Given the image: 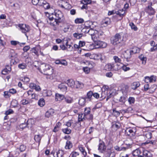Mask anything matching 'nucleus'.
I'll return each mask as SVG.
<instances>
[{"instance_id":"1","label":"nucleus","mask_w":157,"mask_h":157,"mask_svg":"<svg viewBox=\"0 0 157 157\" xmlns=\"http://www.w3.org/2000/svg\"><path fill=\"white\" fill-rule=\"evenodd\" d=\"M39 70L40 72L46 75H50L53 73L52 67L45 63L42 64L40 66Z\"/></svg>"},{"instance_id":"2","label":"nucleus","mask_w":157,"mask_h":157,"mask_svg":"<svg viewBox=\"0 0 157 157\" xmlns=\"http://www.w3.org/2000/svg\"><path fill=\"white\" fill-rule=\"evenodd\" d=\"M137 49H132V50H127L124 52L122 54L121 56V57L124 59V61L128 62V59L131 57V55L133 54H135L137 52Z\"/></svg>"},{"instance_id":"3","label":"nucleus","mask_w":157,"mask_h":157,"mask_svg":"<svg viewBox=\"0 0 157 157\" xmlns=\"http://www.w3.org/2000/svg\"><path fill=\"white\" fill-rule=\"evenodd\" d=\"M124 40L123 36L121 33H117L110 39L111 43L114 45L117 44Z\"/></svg>"},{"instance_id":"4","label":"nucleus","mask_w":157,"mask_h":157,"mask_svg":"<svg viewBox=\"0 0 157 157\" xmlns=\"http://www.w3.org/2000/svg\"><path fill=\"white\" fill-rule=\"evenodd\" d=\"M54 16L55 17V23L53 24V25H58L59 23L61 22L64 20L63 13L59 10H56L54 12Z\"/></svg>"},{"instance_id":"5","label":"nucleus","mask_w":157,"mask_h":157,"mask_svg":"<svg viewBox=\"0 0 157 157\" xmlns=\"http://www.w3.org/2000/svg\"><path fill=\"white\" fill-rule=\"evenodd\" d=\"M18 27L20 28L21 32L25 33L26 36L28 37L26 33L30 30L29 26L25 24H20L19 25Z\"/></svg>"},{"instance_id":"6","label":"nucleus","mask_w":157,"mask_h":157,"mask_svg":"<svg viewBox=\"0 0 157 157\" xmlns=\"http://www.w3.org/2000/svg\"><path fill=\"white\" fill-rule=\"evenodd\" d=\"M94 45L96 48H106L107 45L106 43L105 42L99 40L95 42Z\"/></svg>"},{"instance_id":"7","label":"nucleus","mask_w":157,"mask_h":157,"mask_svg":"<svg viewBox=\"0 0 157 157\" xmlns=\"http://www.w3.org/2000/svg\"><path fill=\"white\" fill-rule=\"evenodd\" d=\"M151 5V3H148L147 6L146 7V10H147L149 14L150 15H154L155 13V10H156Z\"/></svg>"},{"instance_id":"8","label":"nucleus","mask_w":157,"mask_h":157,"mask_svg":"<svg viewBox=\"0 0 157 157\" xmlns=\"http://www.w3.org/2000/svg\"><path fill=\"white\" fill-rule=\"evenodd\" d=\"M80 28H78L76 32L73 34V36L74 38L77 39H79L83 36V33L80 32Z\"/></svg>"},{"instance_id":"9","label":"nucleus","mask_w":157,"mask_h":157,"mask_svg":"<svg viewBox=\"0 0 157 157\" xmlns=\"http://www.w3.org/2000/svg\"><path fill=\"white\" fill-rule=\"evenodd\" d=\"M106 149V146L105 143L103 141H100L98 145V150L100 152H103L105 151Z\"/></svg>"},{"instance_id":"10","label":"nucleus","mask_w":157,"mask_h":157,"mask_svg":"<svg viewBox=\"0 0 157 157\" xmlns=\"http://www.w3.org/2000/svg\"><path fill=\"white\" fill-rule=\"evenodd\" d=\"M126 132L128 136L131 137L134 136L136 134V130L134 128H132L131 129H127L126 130Z\"/></svg>"},{"instance_id":"11","label":"nucleus","mask_w":157,"mask_h":157,"mask_svg":"<svg viewBox=\"0 0 157 157\" xmlns=\"http://www.w3.org/2000/svg\"><path fill=\"white\" fill-rule=\"evenodd\" d=\"M112 128L114 130L116 131L120 128L121 124L118 122L114 121L112 123Z\"/></svg>"},{"instance_id":"12","label":"nucleus","mask_w":157,"mask_h":157,"mask_svg":"<svg viewBox=\"0 0 157 157\" xmlns=\"http://www.w3.org/2000/svg\"><path fill=\"white\" fill-rule=\"evenodd\" d=\"M116 14L118 15L121 17L122 19L123 17L125 15V10H124L123 9L119 10L116 11Z\"/></svg>"},{"instance_id":"13","label":"nucleus","mask_w":157,"mask_h":157,"mask_svg":"<svg viewBox=\"0 0 157 157\" xmlns=\"http://www.w3.org/2000/svg\"><path fill=\"white\" fill-rule=\"evenodd\" d=\"M58 87L63 92H66L67 90V87L63 83H62L59 85Z\"/></svg>"},{"instance_id":"14","label":"nucleus","mask_w":157,"mask_h":157,"mask_svg":"<svg viewBox=\"0 0 157 157\" xmlns=\"http://www.w3.org/2000/svg\"><path fill=\"white\" fill-rule=\"evenodd\" d=\"M61 7L67 10H69L72 7L71 5L67 2H64V3L62 4Z\"/></svg>"},{"instance_id":"15","label":"nucleus","mask_w":157,"mask_h":157,"mask_svg":"<svg viewBox=\"0 0 157 157\" xmlns=\"http://www.w3.org/2000/svg\"><path fill=\"white\" fill-rule=\"evenodd\" d=\"M66 84L70 87L73 88L75 86V82L72 79L67 80L66 82Z\"/></svg>"},{"instance_id":"16","label":"nucleus","mask_w":157,"mask_h":157,"mask_svg":"<svg viewBox=\"0 0 157 157\" xmlns=\"http://www.w3.org/2000/svg\"><path fill=\"white\" fill-rule=\"evenodd\" d=\"M111 22V20L109 17L105 18L102 21V24L104 25L105 26H107L108 25L110 24Z\"/></svg>"},{"instance_id":"17","label":"nucleus","mask_w":157,"mask_h":157,"mask_svg":"<svg viewBox=\"0 0 157 157\" xmlns=\"http://www.w3.org/2000/svg\"><path fill=\"white\" fill-rule=\"evenodd\" d=\"M64 98V96L58 93H56L55 95V100L56 101H61L63 100Z\"/></svg>"},{"instance_id":"18","label":"nucleus","mask_w":157,"mask_h":157,"mask_svg":"<svg viewBox=\"0 0 157 157\" xmlns=\"http://www.w3.org/2000/svg\"><path fill=\"white\" fill-rule=\"evenodd\" d=\"M54 113V110L53 109H50L46 112L45 116L47 118H49L52 116Z\"/></svg>"},{"instance_id":"19","label":"nucleus","mask_w":157,"mask_h":157,"mask_svg":"<svg viewBox=\"0 0 157 157\" xmlns=\"http://www.w3.org/2000/svg\"><path fill=\"white\" fill-rule=\"evenodd\" d=\"M139 58L140 59L139 62H141L142 64L145 65L146 62L147 58L144 56L143 55H141L139 56Z\"/></svg>"},{"instance_id":"20","label":"nucleus","mask_w":157,"mask_h":157,"mask_svg":"<svg viewBox=\"0 0 157 157\" xmlns=\"http://www.w3.org/2000/svg\"><path fill=\"white\" fill-rule=\"evenodd\" d=\"M92 40L94 41V44L95 42H98L99 40V34L97 33L94 34L93 35L91 36Z\"/></svg>"},{"instance_id":"21","label":"nucleus","mask_w":157,"mask_h":157,"mask_svg":"<svg viewBox=\"0 0 157 157\" xmlns=\"http://www.w3.org/2000/svg\"><path fill=\"white\" fill-rule=\"evenodd\" d=\"M93 93L91 91L88 92L86 95V96L85 97L86 99H88L89 101H91L92 99V97L93 96Z\"/></svg>"},{"instance_id":"22","label":"nucleus","mask_w":157,"mask_h":157,"mask_svg":"<svg viewBox=\"0 0 157 157\" xmlns=\"http://www.w3.org/2000/svg\"><path fill=\"white\" fill-rule=\"evenodd\" d=\"M29 120H28L26 122H25L24 123H22L19 126L21 128H22L23 129L25 127H29Z\"/></svg>"},{"instance_id":"23","label":"nucleus","mask_w":157,"mask_h":157,"mask_svg":"<svg viewBox=\"0 0 157 157\" xmlns=\"http://www.w3.org/2000/svg\"><path fill=\"white\" fill-rule=\"evenodd\" d=\"M73 146L72 143L68 140H67L66 142V144L65 148L66 149H69L71 148Z\"/></svg>"},{"instance_id":"24","label":"nucleus","mask_w":157,"mask_h":157,"mask_svg":"<svg viewBox=\"0 0 157 157\" xmlns=\"http://www.w3.org/2000/svg\"><path fill=\"white\" fill-rule=\"evenodd\" d=\"M65 101L67 103L71 104L73 101V99L72 98L70 97H65L64 98Z\"/></svg>"},{"instance_id":"25","label":"nucleus","mask_w":157,"mask_h":157,"mask_svg":"<svg viewBox=\"0 0 157 157\" xmlns=\"http://www.w3.org/2000/svg\"><path fill=\"white\" fill-rule=\"evenodd\" d=\"M75 85L76 88L81 89L83 87V84L79 81H76L75 82Z\"/></svg>"},{"instance_id":"26","label":"nucleus","mask_w":157,"mask_h":157,"mask_svg":"<svg viewBox=\"0 0 157 157\" xmlns=\"http://www.w3.org/2000/svg\"><path fill=\"white\" fill-rule=\"evenodd\" d=\"M84 117H85V119H86L89 121H92L93 118V114L90 113L89 114L84 116Z\"/></svg>"},{"instance_id":"27","label":"nucleus","mask_w":157,"mask_h":157,"mask_svg":"<svg viewBox=\"0 0 157 157\" xmlns=\"http://www.w3.org/2000/svg\"><path fill=\"white\" fill-rule=\"evenodd\" d=\"M86 99L85 98H80L78 101V104L81 105H84L86 102Z\"/></svg>"},{"instance_id":"28","label":"nucleus","mask_w":157,"mask_h":157,"mask_svg":"<svg viewBox=\"0 0 157 157\" xmlns=\"http://www.w3.org/2000/svg\"><path fill=\"white\" fill-rule=\"evenodd\" d=\"M114 65L113 64L108 63L107 64L105 67V69L108 71L111 70L112 69H113Z\"/></svg>"},{"instance_id":"29","label":"nucleus","mask_w":157,"mask_h":157,"mask_svg":"<svg viewBox=\"0 0 157 157\" xmlns=\"http://www.w3.org/2000/svg\"><path fill=\"white\" fill-rule=\"evenodd\" d=\"M144 89L145 91H147L149 90V92L151 93H153L155 91V89L151 90V88H149V85L148 84H146L144 86Z\"/></svg>"},{"instance_id":"30","label":"nucleus","mask_w":157,"mask_h":157,"mask_svg":"<svg viewBox=\"0 0 157 157\" xmlns=\"http://www.w3.org/2000/svg\"><path fill=\"white\" fill-rule=\"evenodd\" d=\"M143 136H145V138L146 137L148 139H151V138L152 135L151 132H147L144 133Z\"/></svg>"},{"instance_id":"31","label":"nucleus","mask_w":157,"mask_h":157,"mask_svg":"<svg viewBox=\"0 0 157 157\" xmlns=\"http://www.w3.org/2000/svg\"><path fill=\"white\" fill-rule=\"evenodd\" d=\"M81 29L80 32L82 33H88L89 30V28H87L84 26L83 28H80Z\"/></svg>"},{"instance_id":"32","label":"nucleus","mask_w":157,"mask_h":157,"mask_svg":"<svg viewBox=\"0 0 157 157\" xmlns=\"http://www.w3.org/2000/svg\"><path fill=\"white\" fill-rule=\"evenodd\" d=\"M132 110L131 108H128L127 109H122L120 110V113L123 114L125 113H129L130 111Z\"/></svg>"},{"instance_id":"33","label":"nucleus","mask_w":157,"mask_h":157,"mask_svg":"<svg viewBox=\"0 0 157 157\" xmlns=\"http://www.w3.org/2000/svg\"><path fill=\"white\" fill-rule=\"evenodd\" d=\"M38 105L40 107L43 106L45 104V101L43 98L40 99L38 102Z\"/></svg>"},{"instance_id":"34","label":"nucleus","mask_w":157,"mask_h":157,"mask_svg":"<svg viewBox=\"0 0 157 157\" xmlns=\"http://www.w3.org/2000/svg\"><path fill=\"white\" fill-rule=\"evenodd\" d=\"M62 132L66 134H69L71 133V130L68 128H63L62 129Z\"/></svg>"},{"instance_id":"35","label":"nucleus","mask_w":157,"mask_h":157,"mask_svg":"<svg viewBox=\"0 0 157 157\" xmlns=\"http://www.w3.org/2000/svg\"><path fill=\"white\" fill-rule=\"evenodd\" d=\"M143 155H144V157H152V155L150 152L148 151L147 150H145Z\"/></svg>"},{"instance_id":"36","label":"nucleus","mask_w":157,"mask_h":157,"mask_svg":"<svg viewBox=\"0 0 157 157\" xmlns=\"http://www.w3.org/2000/svg\"><path fill=\"white\" fill-rule=\"evenodd\" d=\"M91 109L89 107H86L85 108L84 114V116L87 114H89L90 113Z\"/></svg>"},{"instance_id":"37","label":"nucleus","mask_w":157,"mask_h":157,"mask_svg":"<svg viewBox=\"0 0 157 157\" xmlns=\"http://www.w3.org/2000/svg\"><path fill=\"white\" fill-rule=\"evenodd\" d=\"M151 5L156 10H157V0H154L151 2H150Z\"/></svg>"},{"instance_id":"38","label":"nucleus","mask_w":157,"mask_h":157,"mask_svg":"<svg viewBox=\"0 0 157 157\" xmlns=\"http://www.w3.org/2000/svg\"><path fill=\"white\" fill-rule=\"evenodd\" d=\"M41 138V136L40 135H35L34 136V139L35 141L37 142L40 143Z\"/></svg>"},{"instance_id":"39","label":"nucleus","mask_w":157,"mask_h":157,"mask_svg":"<svg viewBox=\"0 0 157 157\" xmlns=\"http://www.w3.org/2000/svg\"><path fill=\"white\" fill-rule=\"evenodd\" d=\"M85 117H84V114L83 113L79 114L78 117V121H83L85 120Z\"/></svg>"},{"instance_id":"40","label":"nucleus","mask_w":157,"mask_h":157,"mask_svg":"<svg viewBox=\"0 0 157 157\" xmlns=\"http://www.w3.org/2000/svg\"><path fill=\"white\" fill-rule=\"evenodd\" d=\"M92 25V22L88 21L86 22L84 24V26L90 28L91 25Z\"/></svg>"},{"instance_id":"41","label":"nucleus","mask_w":157,"mask_h":157,"mask_svg":"<svg viewBox=\"0 0 157 157\" xmlns=\"http://www.w3.org/2000/svg\"><path fill=\"white\" fill-rule=\"evenodd\" d=\"M21 80L25 83H27L29 81V78L26 76H24L23 77H21Z\"/></svg>"},{"instance_id":"42","label":"nucleus","mask_w":157,"mask_h":157,"mask_svg":"<svg viewBox=\"0 0 157 157\" xmlns=\"http://www.w3.org/2000/svg\"><path fill=\"white\" fill-rule=\"evenodd\" d=\"M113 59L116 63H120L121 62V60L117 56H114L113 57Z\"/></svg>"},{"instance_id":"43","label":"nucleus","mask_w":157,"mask_h":157,"mask_svg":"<svg viewBox=\"0 0 157 157\" xmlns=\"http://www.w3.org/2000/svg\"><path fill=\"white\" fill-rule=\"evenodd\" d=\"M113 114L115 116L117 117L120 115V113L118 111L116 110V109H113Z\"/></svg>"},{"instance_id":"44","label":"nucleus","mask_w":157,"mask_h":157,"mask_svg":"<svg viewBox=\"0 0 157 157\" xmlns=\"http://www.w3.org/2000/svg\"><path fill=\"white\" fill-rule=\"evenodd\" d=\"M79 148L80 151L83 155L84 156H86L87 153L85 151V150L84 149L83 147L80 146L79 147Z\"/></svg>"},{"instance_id":"45","label":"nucleus","mask_w":157,"mask_h":157,"mask_svg":"<svg viewBox=\"0 0 157 157\" xmlns=\"http://www.w3.org/2000/svg\"><path fill=\"white\" fill-rule=\"evenodd\" d=\"M84 20L81 18H77L75 20V22L76 24L82 23L83 22Z\"/></svg>"},{"instance_id":"46","label":"nucleus","mask_w":157,"mask_h":157,"mask_svg":"<svg viewBox=\"0 0 157 157\" xmlns=\"http://www.w3.org/2000/svg\"><path fill=\"white\" fill-rule=\"evenodd\" d=\"M11 105L13 107H17L18 105V102L16 100H13L11 102Z\"/></svg>"},{"instance_id":"47","label":"nucleus","mask_w":157,"mask_h":157,"mask_svg":"<svg viewBox=\"0 0 157 157\" xmlns=\"http://www.w3.org/2000/svg\"><path fill=\"white\" fill-rule=\"evenodd\" d=\"M18 67L21 69H24L26 68L27 65L25 63H22L19 64Z\"/></svg>"},{"instance_id":"48","label":"nucleus","mask_w":157,"mask_h":157,"mask_svg":"<svg viewBox=\"0 0 157 157\" xmlns=\"http://www.w3.org/2000/svg\"><path fill=\"white\" fill-rule=\"evenodd\" d=\"M150 82H154L156 81V77L155 76L153 75L149 77Z\"/></svg>"},{"instance_id":"49","label":"nucleus","mask_w":157,"mask_h":157,"mask_svg":"<svg viewBox=\"0 0 157 157\" xmlns=\"http://www.w3.org/2000/svg\"><path fill=\"white\" fill-rule=\"evenodd\" d=\"M49 20L50 21H53V20H54L55 21L54 22V23H52V25L54 24V23H55V17L54 16V13H52V15H49V17H48Z\"/></svg>"},{"instance_id":"50","label":"nucleus","mask_w":157,"mask_h":157,"mask_svg":"<svg viewBox=\"0 0 157 157\" xmlns=\"http://www.w3.org/2000/svg\"><path fill=\"white\" fill-rule=\"evenodd\" d=\"M79 155V154L78 152L76 151H73L71 154L70 157H76Z\"/></svg>"},{"instance_id":"51","label":"nucleus","mask_w":157,"mask_h":157,"mask_svg":"<svg viewBox=\"0 0 157 157\" xmlns=\"http://www.w3.org/2000/svg\"><path fill=\"white\" fill-rule=\"evenodd\" d=\"M129 25L131 26L132 29H133L134 31L137 30V28L136 26L134 25L133 23H130L129 24Z\"/></svg>"},{"instance_id":"52","label":"nucleus","mask_w":157,"mask_h":157,"mask_svg":"<svg viewBox=\"0 0 157 157\" xmlns=\"http://www.w3.org/2000/svg\"><path fill=\"white\" fill-rule=\"evenodd\" d=\"M39 1V6L42 7H44V5L45 4V3L47 2L45 0H40Z\"/></svg>"},{"instance_id":"53","label":"nucleus","mask_w":157,"mask_h":157,"mask_svg":"<svg viewBox=\"0 0 157 157\" xmlns=\"http://www.w3.org/2000/svg\"><path fill=\"white\" fill-rule=\"evenodd\" d=\"M145 151L144 150V148L141 147L138 148V152L139 151V155H143V154L144 153V152Z\"/></svg>"},{"instance_id":"54","label":"nucleus","mask_w":157,"mask_h":157,"mask_svg":"<svg viewBox=\"0 0 157 157\" xmlns=\"http://www.w3.org/2000/svg\"><path fill=\"white\" fill-rule=\"evenodd\" d=\"M114 149L117 151H120L122 150H125L126 149L125 147H121L120 148L118 146H116L114 147Z\"/></svg>"},{"instance_id":"55","label":"nucleus","mask_w":157,"mask_h":157,"mask_svg":"<svg viewBox=\"0 0 157 157\" xmlns=\"http://www.w3.org/2000/svg\"><path fill=\"white\" fill-rule=\"evenodd\" d=\"M145 139L144 136L139 135L138 136V140H139L140 141H143Z\"/></svg>"},{"instance_id":"56","label":"nucleus","mask_w":157,"mask_h":157,"mask_svg":"<svg viewBox=\"0 0 157 157\" xmlns=\"http://www.w3.org/2000/svg\"><path fill=\"white\" fill-rule=\"evenodd\" d=\"M128 101L130 104L134 103L135 101V99L132 97H130L128 98Z\"/></svg>"},{"instance_id":"57","label":"nucleus","mask_w":157,"mask_h":157,"mask_svg":"<svg viewBox=\"0 0 157 157\" xmlns=\"http://www.w3.org/2000/svg\"><path fill=\"white\" fill-rule=\"evenodd\" d=\"M94 33V31L91 28L89 29V32L88 33L89 35H91V36L93 35L94 34H95V33Z\"/></svg>"},{"instance_id":"58","label":"nucleus","mask_w":157,"mask_h":157,"mask_svg":"<svg viewBox=\"0 0 157 157\" xmlns=\"http://www.w3.org/2000/svg\"><path fill=\"white\" fill-rule=\"evenodd\" d=\"M45 9H48L50 7V5L49 3L47 2L45 3V4L44 5L43 7Z\"/></svg>"},{"instance_id":"59","label":"nucleus","mask_w":157,"mask_h":157,"mask_svg":"<svg viewBox=\"0 0 157 157\" xmlns=\"http://www.w3.org/2000/svg\"><path fill=\"white\" fill-rule=\"evenodd\" d=\"M126 98L124 96H122L119 99V101L122 103H124L126 101Z\"/></svg>"},{"instance_id":"60","label":"nucleus","mask_w":157,"mask_h":157,"mask_svg":"<svg viewBox=\"0 0 157 157\" xmlns=\"http://www.w3.org/2000/svg\"><path fill=\"white\" fill-rule=\"evenodd\" d=\"M13 112H14L13 110L10 109L8 110L7 111H6L5 112V115H7L10 114H12L13 113Z\"/></svg>"},{"instance_id":"61","label":"nucleus","mask_w":157,"mask_h":157,"mask_svg":"<svg viewBox=\"0 0 157 157\" xmlns=\"http://www.w3.org/2000/svg\"><path fill=\"white\" fill-rule=\"evenodd\" d=\"M40 0H32V2L34 5H39Z\"/></svg>"},{"instance_id":"62","label":"nucleus","mask_w":157,"mask_h":157,"mask_svg":"<svg viewBox=\"0 0 157 157\" xmlns=\"http://www.w3.org/2000/svg\"><path fill=\"white\" fill-rule=\"evenodd\" d=\"M26 149V147L24 145H21L19 147V149L21 152L24 151Z\"/></svg>"},{"instance_id":"63","label":"nucleus","mask_w":157,"mask_h":157,"mask_svg":"<svg viewBox=\"0 0 157 157\" xmlns=\"http://www.w3.org/2000/svg\"><path fill=\"white\" fill-rule=\"evenodd\" d=\"M60 64L64 66H66L67 65V63L66 60L64 59H61L60 60Z\"/></svg>"},{"instance_id":"64","label":"nucleus","mask_w":157,"mask_h":157,"mask_svg":"<svg viewBox=\"0 0 157 157\" xmlns=\"http://www.w3.org/2000/svg\"><path fill=\"white\" fill-rule=\"evenodd\" d=\"M101 57V54H95L94 55V58L95 59H99V58Z\"/></svg>"}]
</instances>
